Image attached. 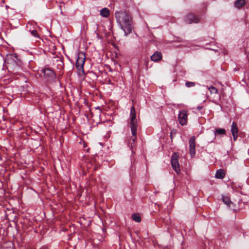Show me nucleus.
<instances>
[{
  "label": "nucleus",
  "instance_id": "obj_19",
  "mask_svg": "<svg viewBox=\"0 0 249 249\" xmlns=\"http://www.w3.org/2000/svg\"><path fill=\"white\" fill-rule=\"evenodd\" d=\"M208 89H209L211 93H215L218 94V89L213 86H211L208 88Z\"/></svg>",
  "mask_w": 249,
  "mask_h": 249
},
{
  "label": "nucleus",
  "instance_id": "obj_10",
  "mask_svg": "<svg viewBox=\"0 0 249 249\" xmlns=\"http://www.w3.org/2000/svg\"><path fill=\"white\" fill-rule=\"evenodd\" d=\"M137 129L135 128V131H133V129H131L132 136L130 139L129 146L132 148L134 146V143L137 139Z\"/></svg>",
  "mask_w": 249,
  "mask_h": 249
},
{
  "label": "nucleus",
  "instance_id": "obj_7",
  "mask_svg": "<svg viewBox=\"0 0 249 249\" xmlns=\"http://www.w3.org/2000/svg\"><path fill=\"white\" fill-rule=\"evenodd\" d=\"M196 138L195 136H192L190 138L189 143V152L192 158L195 157L196 154Z\"/></svg>",
  "mask_w": 249,
  "mask_h": 249
},
{
  "label": "nucleus",
  "instance_id": "obj_20",
  "mask_svg": "<svg viewBox=\"0 0 249 249\" xmlns=\"http://www.w3.org/2000/svg\"><path fill=\"white\" fill-rule=\"evenodd\" d=\"M196 85V83L190 81H187L185 83V86L187 88L193 87Z\"/></svg>",
  "mask_w": 249,
  "mask_h": 249
},
{
  "label": "nucleus",
  "instance_id": "obj_26",
  "mask_svg": "<svg viewBox=\"0 0 249 249\" xmlns=\"http://www.w3.org/2000/svg\"><path fill=\"white\" fill-rule=\"evenodd\" d=\"M203 107L202 106H197L196 107V109L198 110H200L201 109H202L203 108Z\"/></svg>",
  "mask_w": 249,
  "mask_h": 249
},
{
  "label": "nucleus",
  "instance_id": "obj_24",
  "mask_svg": "<svg viewBox=\"0 0 249 249\" xmlns=\"http://www.w3.org/2000/svg\"><path fill=\"white\" fill-rule=\"evenodd\" d=\"M233 206H234V205H232V208L231 209H232V210H233V211L235 213H237V212L239 211V209H234V208H233V207H233Z\"/></svg>",
  "mask_w": 249,
  "mask_h": 249
},
{
  "label": "nucleus",
  "instance_id": "obj_18",
  "mask_svg": "<svg viewBox=\"0 0 249 249\" xmlns=\"http://www.w3.org/2000/svg\"><path fill=\"white\" fill-rule=\"evenodd\" d=\"M132 218L136 222H140L141 221V217L139 213L133 214Z\"/></svg>",
  "mask_w": 249,
  "mask_h": 249
},
{
  "label": "nucleus",
  "instance_id": "obj_6",
  "mask_svg": "<svg viewBox=\"0 0 249 249\" xmlns=\"http://www.w3.org/2000/svg\"><path fill=\"white\" fill-rule=\"evenodd\" d=\"M199 21V19L198 17L192 13L187 14L184 18V21L187 24H191L192 23H197Z\"/></svg>",
  "mask_w": 249,
  "mask_h": 249
},
{
  "label": "nucleus",
  "instance_id": "obj_15",
  "mask_svg": "<svg viewBox=\"0 0 249 249\" xmlns=\"http://www.w3.org/2000/svg\"><path fill=\"white\" fill-rule=\"evenodd\" d=\"M100 15L104 18H107L110 15V11L107 8H102L100 12Z\"/></svg>",
  "mask_w": 249,
  "mask_h": 249
},
{
  "label": "nucleus",
  "instance_id": "obj_2",
  "mask_svg": "<svg viewBox=\"0 0 249 249\" xmlns=\"http://www.w3.org/2000/svg\"><path fill=\"white\" fill-rule=\"evenodd\" d=\"M85 59L86 56L84 53L80 52L77 54L75 67L80 73H84L83 66L85 64Z\"/></svg>",
  "mask_w": 249,
  "mask_h": 249
},
{
  "label": "nucleus",
  "instance_id": "obj_4",
  "mask_svg": "<svg viewBox=\"0 0 249 249\" xmlns=\"http://www.w3.org/2000/svg\"><path fill=\"white\" fill-rule=\"evenodd\" d=\"M171 162L173 169L178 174L180 172L179 165L178 163V156L177 153H174L171 157Z\"/></svg>",
  "mask_w": 249,
  "mask_h": 249
},
{
  "label": "nucleus",
  "instance_id": "obj_25",
  "mask_svg": "<svg viewBox=\"0 0 249 249\" xmlns=\"http://www.w3.org/2000/svg\"><path fill=\"white\" fill-rule=\"evenodd\" d=\"M149 62V61L148 60H146L145 61V65L146 69H148V64Z\"/></svg>",
  "mask_w": 249,
  "mask_h": 249
},
{
  "label": "nucleus",
  "instance_id": "obj_16",
  "mask_svg": "<svg viewBox=\"0 0 249 249\" xmlns=\"http://www.w3.org/2000/svg\"><path fill=\"white\" fill-rule=\"evenodd\" d=\"M231 132L232 134L238 133V128L237 124L234 122H233L232 123L231 127Z\"/></svg>",
  "mask_w": 249,
  "mask_h": 249
},
{
  "label": "nucleus",
  "instance_id": "obj_9",
  "mask_svg": "<svg viewBox=\"0 0 249 249\" xmlns=\"http://www.w3.org/2000/svg\"><path fill=\"white\" fill-rule=\"evenodd\" d=\"M7 69L9 71H11L12 72L16 73L17 71L19 69V67L18 66L17 62L13 60H11L10 62H7Z\"/></svg>",
  "mask_w": 249,
  "mask_h": 249
},
{
  "label": "nucleus",
  "instance_id": "obj_28",
  "mask_svg": "<svg viewBox=\"0 0 249 249\" xmlns=\"http://www.w3.org/2000/svg\"><path fill=\"white\" fill-rule=\"evenodd\" d=\"M5 7L7 9L9 8V7L8 5H5Z\"/></svg>",
  "mask_w": 249,
  "mask_h": 249
},
{
  "label": "nucleus",
  "instance_id": "obj_14",
  "mask_svg": "<svg viewBox=\"0 0 249 249\" xmlns=\"http://www.w3.org/2000/svg\"><path fill=\"white\" fill-rule=\"evenodd\" d=\"M225 176V173L223 169H218L216 171L215 177L216 178L223 179Z\"/></svg>",
  "mask_w": 249,
  "mask_h": 249
},
{
  "label": "nucleus",
  "instance_id": "obj_8",
  "mask_svg": "<svg viewBox=\"0 0 249 249\" xmlns=\"http://www.w3.org/2000/svg\"><path fill=\"white\" fill-rule=\"evenodd\" d=\"M187 111L182 110L179 112L178 119L179 124L181 125H184L186 124L187 121Z\"/></svg>",
  "mask_w": 249,
  "mask_h": 249
},
{
  "label": "nucleus",
  "instance_id": "obj_5",
  "mask_svg": "<svg viewBox=\"0 0 249 249\" xmlns=\"http://www.w3.org/2000/svg\"><path fill=\"white\" fill-rule=\"evenodd\" d=\"M42 71L48 81H53L56 78L55 72L50 68H45L42 70Z\"/></svg>",
  "mask_w": 249,
  "mask_h": 249
},
{
  "label": "nucleus",
  "instance_id": "obj_3",
  "mask_svg": "<svg viewBox=\"0 0 249 249\" xmlns=\"http://www.w3.org/2000/svg\"><path fill=\"white\" fill-rule=\"evenodd\" d=\"M130 127L133 131H135V128L137 129V121L136 119V112L134 106L131 107L130 113Z\"/></svg>",
  "mask_w": 249,
  "mask_h": 249
},
{
  "label": "nucleus",
  "instance_id": "obj_1",
  "mask_svg": "<svg viewBox=\"0 0 249 249\" xmlns=\"http://www.w3.org/2000/svg\"><path fill=\"white\" fill-rule=\"evenodd\" d=\"M115 16L117 22L124 31V35L127 36L130 34L133 26L132 18L129 13L125 10L116 11Z\"/></svg>",
  "mask_w": 249,
  "mask_h": 249
},
{
  "label": "nucleus",
  "instance_id": "obj_13",
  "mask_svg": "<svg viewBox=\"0 0 249 249\" xmlns=\"http://www.w3.org/2000/svg\"><path fill=\"white\" fill-rule=\"evenodd\" d=\"M246 0H236L234 5L238 9H241L246 4Z\"/></svg>",
  "mask_w": 249,
  "mask_h": 249
},
{
  "label": "nucleus",
  "instance_id": "obj_29",
  "mask_svg": "<svg viewBox=\"0 0 249 249\" xmlns=\"http://www.w3.org/2000/svg\"><path fill=\"white\" fill-rule=\"evenodd\" d=\"M242 202V200H240L239 201V202H238V203H240V202Z\"/></svg>",
  "mask_w": 249,
  "mask_h": 249
},
{
  "label": "nucleus",
  "instance_id": "obj_11",
  "mask_svg": "<svg viewBox=\"0 0 249 249\" xmlns=\"http://www.w3.org/2000/svg\"><path fill=\"white\" fill-rule=\"evenodd\" d=\"M162 56L161 52L156 51L151 56V60L154 62H157L162 59Z\"/></svg>",
  "mask_w": 249,
  "mask_h": 249
},
{
  "label": "nucleus",
  "instance_id": "obj_22",
  "mask_svg": "<svg viewBox=\"0 0 249 249\" xmlns=\"http://www.w3.org/2000/svg\"><path fill=\"white\" fill-rule=\"evenodd\" d=\"M176 134V130L175 129L172 130L170 133V136H171V139H172L173 136V135L175 136Z\"/></svg>",
  "mask_w": 249,
  "mask_h": 249
},
{
  "label": "nucleus",
  "instance_id": "obj_21",
  "mask_svg": "<svg viewBox=\"0 0 249 249\" xmlns=\"http://www.w3.org/2000/svg\"><path fill=\"white\" fill-rule=\"evenodd\" d=\"M31 34L35 37H39V36L38 35L37 32L36 30H34L31 32Z\"/></svg>",
  "mask_w": 249,
  "mask_h": 249
},
{
  "label": "nucleus",
  "instance_id": "obj_23",
  "mask_svg": "<svg viewBox=\"0 0 249 249\" xmlns=\"http://www.w3.org/2000/svg\"><path fill=\"white\" fill-rule=\"evenodd\" d=\"M234 141H236L238 138V133L232 134Z\"/></svg>",
  "mask_w": 249,
  "mask_h": 249
},
{
  "label": "nucleus",
  "instance_id": "obj_12",
  "mask_svg": "<svg viewBox=\"0 0 249 249\" xmlns=\"http://www.w3.org/2000/svg\"><path fill=\"white\" fill-rule=\"evenodd\" d=\"M222 201L230 209L232 208V205H234V204L231 201V199L229 196H223Z\"/></svg>",
  "mask_w": 249,
  "mask_h": 249
},
{
  "label": "nucleus",
  "instance_id": "obj_27",
  "mask_svg": "<svg viewBox=\"0 0 249 249\" xmlns=\"http://www.w3.org/2000/svg\"><path fill=\"white\" fill-rule=\"evenodd\" d=\"M1 2H2V4L3 5L4 3V0H1Z\"/></svg>",
  "mask_w": 249,
  "mask_h": 249
},
{
  "label": "nucleus",
  "instance_id": "obj_17",
  "mask_svg": "<svg viewBox=\"0 0 249 249\" xmlns=\"http://www.w3.org/2000/svg\"><path fill=\"white\" fill-rule=\"evenodd\" d=\"M215 135H223L226 134V130L224 128H217L214 132Z\"/></svg>",
  "mask_w": 249,
  "mask_h": 249
}]
</instances>
